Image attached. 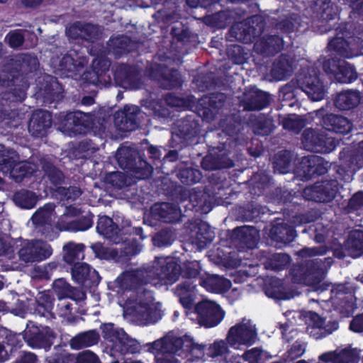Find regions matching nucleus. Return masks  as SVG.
I'll return each instance as SVG.
<instances>
[{
  "label": "nucleus",
  "mask_w": 363,
  "mask_h": 363,
  "mask_svg": "<svg viewBox=\"0 0 363 363\" xmlns=\"http://www.w3.org/2000/svg\"><path fill=\"white\" fill-rule=\"evenodd\" d=\"M336 35L328 43V49L335 55L352 58L363 55V26L354 22L341 23L335 29Z\"/></svg>",
  "instance_id": "nucleus-1"
},
{
  "label": "nucleus",
  "mask_w": 363,
  "mask_h": 363,
  "mask_svg": "<svg viewBox=\"0 0 363 363\" xmlns=\"http://www.w3.org/2000/svg\"><path fill=\"white\" fill-rule=\"evenodd\" d=\"M19 79L11 72L0 73V86L6 88L0 99V123L11 121L16 116V112L11 108L13 102H22L26 98L28 86L25 82L18 84Z\"/></svg>",
  "instance_id": "nucleus-2"
},
{
  "label": "nucleus",
  "mask_w": 363,
  "mask_h": 363,
  "mask_svg": "<svg viewBox=\"0 0 363 363\" xmlns=\"http://www.w3.org/2000/svg\"><path fill=\"white\" fill-rule=\"evenodd\" d=\"M96 229L99 234L116 245H124L133 240L135 243H140V241L146 238L142 227H133L128 224L120 228L113 218L106 215L99 216Z\"/></svg>",
  "instance_id": "nucleus-3"
},
{
  "label": "nucleus",
  "mask_w": 363,
  "mask_h": 363,
  "mask_svg": "<svg viewBox=\"0 0 363 363\" xmlns=\"http://www.w3.org/2000/svg\"><path fill=\"white\" fill-rule=\"evenodd\" d=\"M202 267L199 261L186 260L179 264L178 261L174 259L166 260L164 265H160V286L172 285L175 283L180 276L194 283L195 279L200 280Z\"/></svg>",
  "instance_id": "nucleus-4"
},
{
  "label": "nucleus",
  "mask_w": 363,
  "mask_h": 363,
  "mask_svg": "<svg viewBox=\"0 0 363 363\" xmlns=\"http://www.w3.org/2000/svg\"><path fill=\"white\" fill-rule=\"evenodd\" d=\"M116 157L119 167L136 179H146L151 177L152 166L137 150L130 147H121L117 150Z\"/></svg>",
  "instance_id": "nucleus-5"
},
{
  "label": "nucleus",
  "mask_w": 363,
  "mask_h": 363,
  "mask_svg": "<svg viewBox=\"0 0 363 363\" xmlns=\"http://www.w3.org/2000/svg\"><path fill=\"white\" fill-rule=\"evenodd\" d=\"M143 247L141 243H135L134 240L131 243L121 245L119 249L106 247L99 242L91 245L96 257L100 259L113 260L120 264L128 262L132 257L142 251Z\"/></svg>",
  "instance_id": "nucleus-6"
},
{
  "label": "nucleus",
  "mask_w": 363,
  "mask_h": 363,
  "mask_svg": "<svg viewBox=\"0 0 363 363\" xmlns=\"http://www.w3.org/2000/svg\"><path fill=\"white\" fill-rule=\"evenodd\" d=\"M265 24V20L262 16L252 15L247 17L243 21L233 25L230 29V33L236 40L250 44L262 34Z\"/></svg>",
  "instance_id": "nucleus-7"
},
{
  "label": "nucleus",
  "mask_w": 363,
  "mask_h": 363,
  "mask_svg": "<svg viewBox=\"0 0 363 363\" xmlns=\"http://www.w3.org/2000/svg\"><path fill=\"white\" fill-rule=\"evenodd\" d=\"M116 86L125 89L138 90L143 87V69L137 65L118 63L112 67Z\"/></svg>",
  "instance_id": "nucleus-8"
},
{
  "label": "nucleus",
  "mask_w": 363,
  "mask_h": 363,
  "mask_svg": "<svg viewBox=\"0 0 363 363\" xmlns=\"http://www.w3.org/2000/svg\"><path fill=\"white\" fill-rule=\"evenodd\" d=\"M160 18L164 24L169 25L170 27V35L172 42L169 48H166L167 51L171 52L173 48V42L180 43L183 45H195L198 41L197 34L191 31L189 28L182 22L179 21V15L176 12L169 14H164L160 9Z\"/></svg>",
  "instance_id": "nucleus-9"
},
{
  "label": "nucleus",
  "mask_w": 363,
  "mask_h": 363,
  "mask_svg": "<svg viewBox=\"0 0 363 363\" xmlns=\"http://www.w3.org/2000/svg\"><path fill=\"white\" fill-rule=\"evenodd\" d=\"M338 191L339 183L337 179H325L304 188L302 196L307 201L329 203L335 198Z\"/></svg>",
  "instance_id": "nucleus-10"
},
{
  "label": "nucleus",
  "mask_w": 363,
  "mask_h": 363,
  "mask_svg": "<svg viewBox=\"0 0 363 363\" xmlns=\"http://www.w3.org/2000/svg\"><path fill=\"white\" fill-rule=\"evenodd\" d=\"M320 71L316 67H311L306 74L297 79L298 87L314 101H321L326 94V86L320 79Z\"/></svg>",
  "instance_id": "nucleus-11"
},
{
  "label": "nucleus",
  "mask_w": 363,
  "mask_h": 363,
  "mask_svg": "<svg viewBox=\"0 0 363 363\" xmlns=\"http://www.w3.org/2000/svg\"><path fill=\"white\" fill-rule=\"evenodd\" d=\"M197 320L201 326L211 328L217 326L224 319L225 312L216 302L202 300L194 306Z\"/></svg>",
  "instance_id": "nucleus-12"
},
{
  "label": "nucleus",
  "mask_w": 363,
  "mask_h": 363,
  "mask_svg": "<svg viewBox=\"0 0 363 363\" xmlns=\"http://www.w3.org/2000/svg\"><path fill=\"white\" fill-rule=\"evenodd\" d=\"M301 143L306 150L313 152L329 153L336 147L334 138L313 128H306L303 130Z\"/></svg>",
  "instance_id": "nucleus-13"
},
{
  "label": "nucleus",
  "mask_w": 363,
  "mask_h": 363,
  "mask_svg": "<svg viewBox=\"0 0 363 363\" xmlns=\"http://www.w3.org/2000/svg\"><path fill=\"white\" fill-rule=\"evenodd\" d=\"M56 334L50 327L39 328L32 322L27 324L23 331V339L32 348L50 349Z\"/></svg>",
  "instance_id": "nucleus-14"
},
{
  "label": "nucleus",
  "mask_w": 363,
  "mask_h": 363,
  "mask_svg": "<svg viewBox=\"0 0 363 363\" xmlns=\"http://www.w3.org/2000/svg\"><path fill=\"white\" fill-rule=\"evenodd\" d=\"M52 250L50 245L38 240H27L18 251L19 260L26 264L41 262L50 257Z\"/></svg>",
  "instance_id": "nucleus-15"
},
{
  "label": "nucleus",
  "mask_w": 363,
  "mask_h": 363,
  "mask_svg": "<svg viewBox=\"0 0 363 363\" xmlns=\"http://www.w3.org/2000/svg\"><path fill=\"white\" fill-rule=\"evenodd\" d=\"M325 262L318 258L308 260L305 263L299 264L294 274L300 275V279L306 281L308 285L318 286L324 279L326 274Z\"/></svg>",
  "instance_id": "nucleus-16"
},
{
  "label": "nucleus",
  "mask_w": 363,
  "mask_h": 363,
  "mask_svg": "<svg viewBox=\"0 0 363 363\" xmlns=\"http://www.w3.org/2000/svg\"><path fill=\"white\" fill-rule=\"evenodd\" d=\"M140 113V108L134 105H126L122 110L114 113V124L117 130L127 136L129 133L138 129L140 126L138 116Z\"/></svg>",
  "instance_id": "nucleus-17"
},
{
  "label": "nucleus",
  "mask_w": 363,
  "mask_h": 363,
  "mask_svg": "<svg viewBox=\"0 0 363 363\" xmlns=\"http://www.w3.org/2000/svg\"><path fill=\"white\" fill-rule=\"evenodd\" d=\"M226 99V94L222 92L211 93L201 98L196 106L197 115L203 120H214L218 111L224 106Z\"/></svg>",
  "instance_id": "nucleus-18"
},
{
  "label": "nucleus",
  "mask_w": 363,
  "mask_h": 363,
  "mask_svg": "<svg viewBox=\"0 0 363 363\" xmlns=\"http://www.w3.org/2000/svg\"><path fill=\"white\" fill-rule=\"evenodd\" d=\"M71 274L77 284L89 290L96 288L101 281L98 272L85 262L74 263Z\"/></svg>",
  "instance_id": "nucleus-19"
},
{
  "label": "nucleus",
  "mask_w": 363,
  "mask_h": 363,
  "mask_svg": "<svg viewBox=\"0 0 363 363\" xmlns=\"http://www.w3.org/2000/svg\"><path fill=\"white\" fill-rule=\"evenodd\" d=\"M257 333L250 326L245 323H238L231 327L227 335V342L232 347L238 345H252L256 340Z\"/></svg>",
  "instance_id": "nucleus-20"
},
{
  "label": "nucleus",
  "mask_w": 363,
  "mask_h": 363,
  "mask_svg": "<svg viewBox=\"0 0 363 363\" xmlns=\"http://www.w3.org/2000/svg\"><path fill=\"white\" fill-rule=\"evenodd\" d=\"M177 135L188 143H197L196 138L201 132L198 116L187 115L177 122Z\"/></svg>",
  "instance_id": "nucleus-21"
},
{
  "label": "nucleus",
  "mask_w": 363,
  "mask_h": 363,
  "mask_svg": "<svg viewBox=\"0 0 363 363\" xmlns=\"http://www.w3.org/2000/svg\"><path fill=\"white\" fill-rule=\"evenodd\" d=\"M52 123L51 113L46 110L35 111L28 122V131L35 138H43L48 133Z\"/></svg>",
  "instance_id": "nucleus-22"
},
{
  "label": "nucleus",
  "mask_w": 363,
  "mask_h": 363,
  "mask_svg": "<svg viewBox=\"0 0 363 363\" xmlns=\"http://www.w3.org/2000/svg\"><path fill=\"white\" fill-rule=\"evenodd\" d=\"M230 238L242 249H254L257 247L259 235L255 227L244 225L234 228Z\"/></svg>",
  "instance_id": "nucleus-23"
},
{
  "label": "nucleus",
  "mask_w": 363,
  "mask_h": 363,
  "mask_svg": "<svg viewBox=\"0 0 363 363\" xmlns=\"http://www.w3.org/2000/svg\"><path fill=\"white\" fill-rule=\"evenodd\" d=\"M187 335L176 336L172 332L160 338V354H168L184 357V349L191 345Z\"/></svg>",
  "instance_id": "nucleus-24"
},
{
  "label": "nucleus",
  "mask_w": 363,
  "mask_h": 363,
  "mask_svg": "<svg viewBox=\"0 0 363 363\" xmlns=\"http://www.w3.org/2000/svg\"><path fill=\"white\" fill-rule=\"evenodd\" d=\"M297 233L294 227L285 223L283 219L278 218L272 223L269 236L277 244H289L292 242Z\"/></svg>",
  "instance_id": "nucleus-25"
},
{
  "label": "nucleus",
  "mask_w": 363,
  "mask_h": 363,
  "mask_svg": "<svg viewBox=\"0 0 363 363\" xmlns=\"http://www.w3.org/2000/svg\"><path fill=\"white\" fill-rule=\"evenodd\" d=\"M13 62L16 67V70L3 71L1 73L11 72L19 79V81L17 82L18 84H22V82H25L29 86L28 81L20 74V72L27 74L35 71L39 65L37 57L29 53H20L15 56Z\"/></svg>",
  "instance_id": "nucleus-26"
},
{
  "label": "nucleus",
  "mask_w": 363,
  "mask_h": 363,
  "mask_svg": "<svg viewBox=\"0 0 363 363\" xmlns=\"http://www.w3.org/2000/svg\"><path fill=\"white\" fill-rule=\"evenodd\" d=\"M328 162L317 155L304 157L301 162V169L303 177L311 179L325 174L328 170Z\"/></svg>",
  "instance_id": "nucleus-27"
},
{
  "label": "nucleus",
  "mask_w": 363,
  "mask_h": 363,
  "mask_svg": "<svg viewBox=\"0 0 363 363\" xmlns=\"http://www.w3.org/2000/svg\"><path fill=\"white\" fill-rule=\"evenodd\" d=\"M269 93L256 89L249 90L244 94L242 100L244 110L247 111H261L270 104Z\"/></svg>",
  "instance_id": "nucleus-28"
},
{
  "label": "nucleus",
  "mask_w": 363,
  "mask_h": 363,
  "mask_svg": "<svg viewBox=\"0 0 363 363\" xmlns=\"http://www.w3.org/2000/svg\"><path fill=\"white\" fill-rule=\"evenodd\" d=\"M320 124L326 130L337 134L346 135L352 128V123L347 118L333 113H327L320 120Z\"/></svg>",
  "instance_id": "nucleus-29"
},
{
  "label": "nucleus",
  "mask_w": 363,
  "mask_h": 363,
  "mask_svg": "<svg viewBox=\"0 0 363 363\" xmlns=\"http://www.w3.org/2000/svg\"><path fill=\"white\" fill-rule=\"evenodd\" d=\"M359 352L357 348H344L340 351L334 350L325 352L318 357L319 360L325 363H358L359 362Z\"/></svg>",
  "instance_id": "nucleus-30"
},
{
  "label": "nucleus",
  "mask_w": 363,
  "mask_h": 363,
  "mask_svg": "<svg viewBox=\"0 0 363 363\" xmlns=\"http://www.w3.org/2000/svg\"><path fill=\"white\" fill-rule=\"evenodd\" d=\"M157 279L159 280V268L152 264L144 265L132 271L129 274L130 283L135 289Z\"/></svg>",
  "instance_id": "nucleus-31"
},
{
  "label": "nucleus",
  "mask_w": 363,
  "mask_h": 363,
  "mask_svg": "<svg viewBox=\"0 0 363 363\" xmlns=\"http://www.w3.org/2000/svg\"><path fill=\"white\" fill-rule=\"evenodd\" d=\"M68 33L74 39L82 38L89 42L97 40L101 35L99 26L80 21L74 23L69 28Z\"/></svg>",
  "instance_id": "nucleus-32"
},
{
  "label": "nucleus",
  "mask_w": 363,
  "mask_h": 363,
  "mask_svg": "<svg viewBox=\"0 0 363 363\" xmlns=\"http://www.w3.org/2000/svg\"><path fill=\"white\" fill-rule=\"evenodd\" d=\"M284 48V40L278 35H267L255 43V50L262 55H274Z\"/></svg>",
  "instance_id": "nucleus-33"
},
{
  "label": "nucleus",
  "mask_w": 363,
  "mask_h": 363,
  "mask_svg": "<svg viewBox=\"0 0 363 363\" xmlns=\"http://www.w3.org/2000/svg\"><path fill=\"white\" fill-rule=\"evenodd\" d=\"M155 298L151 291L144 290L139 296L138 298L133 306V311L136 315L141 316L145 319H150L155 313L154 307Z\"/></svg>",
  "instance_id": "nucleus-34"
},
{
  "label": "nucleus",
  "mask_w": 363,
  "mask_h": 363,
  "mask_svg": "<svg viewBox=\"0 0 363 363\" xmlns=\"http://www.w3.org/2000/svg\"><path fill=\"white\" fill-rule=\"evenodd\" d=\"M142 352V345L135 339H133L124 332L116 344H113L111 355L113 357L116 353H119L121 358L125 354H136Z\"/></svg>",
  "instance_id": "nucleus-35"
},
{
  "label": "nucleus",
  "mask_w": 363,
  "mask_h": 363,
  "mask_svg": "<svg viewBox=\"0 0 363 363\" xmlns=\"http://www.w3.org/2000/svg\"><path fill=\"white\" fill-rule=\"evenodd\" d=\"M21 340L16 334L6 328H0V363L9 359V352L20 347Z\"/></svg>",
  "instance_id": "nucleus-36"
},
{
  "label": "nucleus",
  "mask_w": 363,
  "mask_h": 363,
  "mask_svg": "<svg viewBox=\"0 0 363 363\" xmlns=\"http://www.w3.org/2000/svg\"><path fill=\"white\" fill-rule=\"evenodd\" d=\"M199 284L208 291L216 294L225 293L231 287V282L228 279L208 273L200 278Z\"/></svg>",
  "instance_id": "nucleus-37"
},
{
  "label": "nucleus",
  "mask_w": 363,
  "mask_h": 363,
  "mask_svg": "<svg viewBox=\"0 0 363 363\" xmlns=\"http://www.w3.org/2000/svg\"><path fill=\"white\" fill-rule=\"evenodd\" d=\"M234 162L226 154L208 153L201 162V167L204 170H216L225 168H231L234 166Z\"/></svg>",
  "instance_id": "nucleus-38"
},
{
  "label": "nucleus",
  "mask_w": 363,
  "mask_h": 363,
  "mask_svg": "<svg viewBox=\"0 0 363 363\" xmlns=\"http://www.w3.org/2000/svg\"><path fill=\"white\" fill-rule=\"evenodd\" d=\"M361 100V94L356 90H343L337 93L334 99L335 106L342 111H348L357 107Z\"/></svg>",
  "instance_id": "nucleus-39"
},
{
  "label": "nucleus",
  "mask_w": 363,
  "mask_h": 363,
  "mask_svg": "<svg viewBox=\"0 0 363 363\" xmlns=\"http://www.w3.org/2000/svg\"><path fill=\"white\" fill-rule=\"evenodd\" d=\"M207 197L208 195L204 191L194 189L191 190L189 203L183 205V206L186 211L190 210L196 212L203 211L207 213L212 208Z\"/></svg>",
  "instance_id": "nucleus-40"
},
{
  "label": "nucleus",
  "mask_w": 363,
  "mask_h": 363,
  "mask_svg": "<svg viewBox=\"0 0 363 363\" xmlns=\"http://www.w3.org/2000/svg\"><path fill=\"white\" fill-rule=\"evenodd\" d=\"M345 250L353 258L363 255V230H352L344 243Z\"/></svg>",
  "instance_id": "nucleus-41"
},
{
  "label": "nucleus",
  "mask_w": 363,
  "mask_h": 363,
  "mask_svg": "<svg viewBox=\"0 0 363 363\" xmlns=\"http://www.w3.org/2000/svg\"><path fill=\"white\" fill-rule=\"evenodd\" d=\"M196 287V284L184 281L178 284L175 289V294L179 297L182 306L186 309L193 308L194 298L191 293L194 292Z\"/></svg>",
  "instance_id": "nucleus-42"
},
{
  "label": "nucleus",
  "mask_w": 363,
  "mask_h": 363,
  "mask_svg": "<svg viewBox=\"0 0 363 363\" xmlns=\"http://www.w3.org/2000/svg\"><path fill=\"white\" fill-rule=\"evenodd\" d=\"M130 44L131 39L126 35L113 37L108 42V50L116 58H120L130 52Z\"/></svg>",
  "instance_id": "nucleus-43"
},
{
  "label": "nucleus",
  "mask_w": 363,
  "mask_h": 363,
  "mask_svg": "<svg viewBox=\"0 0 363 363\" xmlns=\"http://www.w3.org/2000/svg\"><path fill=\"white\" fill-rule=\"evenodd\" d=\"M291 257L286 253H268L262 264L267 270L281 271L291 262Z\"/></svg>",
  "instance_id": "nucleus-44"
},
{
  "label": "nucleus",
  "mask_w": 363,
  "mask_h": 363,
  "mask_svg": "<svg viewBox=\"0 0 363 363\" xmlns=\"http://www.w3.org/2000/svg\"><path fill=\"white\" fill-rule=\"evenodd\" d=\"M182 84L183 80L178 69L173 68L165 70V67L160 65V88L172 89L180 87Z\"/></svg>",
  "instance_id": "nucleus-45"
},
{
  "label": "nucleus",
  "mask_w": 363,
  "mask_h": 363,
  "mask_svg": "<svg viewBox=\"0 0 363 363\" xmlns=\"http://www.w3.org/2000/svg\"><path fill=\"white\" fill-rule=\"evenodd\" d=\"M85 246L82 243L69 242L63 246V260L69 265L79 262L84 258Z\"/></svg>",
  "instance_id": "nucleus-46"
},
{
  "label": "nucleus",
  "mask_w": 363,
  "mask_h": 363,
  "mask_svg": "<svg viewBox=\"0 0 363 363\" xmlns=\"http://www.w3.org/2000/svg\"><path fill=\"white\" fill-rule=\"evenodd\" d=\"M99 339V333L95 330H91L81 333L72 337L70 341V345L73 349L79 350L96 345Z\"/></svg>",
  "instance_id": "nucleus-47"
},
{
  "label": "nucleus",
  "mask_w": 363,
  "mask_h": 363,
  "mask_svg": "<svg viewBox=\"0 0 363 363\" xmlns=\"http://www.w3.org/2000/svg\"><path fill=\"white\" fill-rule=\"evenodd\" d=\"M197 231L194 237V243L199 248H205L212 242L215 238V233L209 224L205 221L200 220L196 225Z\"/></svg>",
  "instance_id": "nucleus-48"
},
{
  "label": "nucleus",
  "mask_w": 363,
  "mask_h": 363,
  "mask_svg": "<svg viewBox=\"0 0 363 363\" xmlns=\"http://www.w3.org/2000/svg\"><path fill=\"white\" fill-rule=\"evenodd\" d=\"M70 116L74 118V125H76V128L72 130L74 135H84L92 128L94 122L91 113L75 111Z\"/></svg>",
  "instance_id": "nucleus-49"
},
{
  "label": "nucleus",
  "mask_w": 363,
  "mask_h": 363,
  "mask_svg": "<svg viewBox=\"0 0 363 363\" xmlns=\"http://www.w3.org/2000/svg\"><path fill=\"white\" fill-rule=\"evenodd\" d=\"M314 9L318 16L326 21L334 19L338 13L337 6L331 0H314Z\"/></svg>",
  "instance_id": "nucleus-50"
},
{
  "label": "nucleus",
  "mask_w": 363,
  "mask_h": 363,
  "mask_svg": "<svg viewBox=\"0 0 363 363\" xmlns=\"http://www.w3.org/2000/svg\"><path fill=\"white\" fill-rule=\"evenodd\" d=\"M182 211L178 204L160 202V222L174 223L180 220Z\"/></svg>",
  "instance_id": "nucleus-51"
},
{
  "label": "nucleus",
  "mask_w": 363,
  "mask_h": 363,
  "mask_svg": "<svg viewBox=\"0 0 363 363\" xmlns=\"http://www.w3.org/2000/svg\"><path fill=\"white\" fill-rule=\"evenodd\" d=\"M55 298L49 292H40L35 300V311L40 316H52Z\"/></svg>",
  "instance_id": "nucleus-52"
},
{
  "label": "nucleus",
  "mask_w": 363,
  "mask_h": 363,
  "mask_svg": "<svg viewBox=\"0 0 363 363\" xmlns=\"http://www.w3.org/2000/svg\"><path fill=\"white\" fill-rule=\"evenodd\" d=\"M279 121L284 130L297 134L302 130L306 124V119L296 114H289L284 116L279 115Z\"/></svg>",
  "instance_id": "nucleus-53"
},
{
  "label": "nucleus",
  "mask_w": 363,
  "mask_h": 363,
  "mask_svg": "<svg viewBox=\"0 0 363 363\" xmlns=\"http://www.w3.org/2000/svg\"><path fill=\"white\" fill-rule=\"evenodd\" d=\"M44 175L50 182V184L57 188H59L64 182L65 174L61 169L55 166L52 162L45 161L42 165Z\"/></svg>",
  "instance_id": "nucleus-54"
},
{
  "label": "nucleus",
  "mask_w": 363,
  "mask_h": 363,
  "mask_svg": "<svg viewBox=\"0 0 363 363\" xmlns=\"http://www.w3.org/2000/svg\"><path fill=\"white\" fill-rule=\"evenodd\" d=\"M33 164L26 161L16 160L10 177L16 183H21L25 178H30L35 172Z\"/></svg>",
  "instance_id": "nucleus-55"
},
{
  "label": "nucleus",
  "mask_w": 363,
  "mask_h": 363,
  "mask_svg": "<svg viewBox=\"0 0 363 363\" xmlns=\"http://www.w3.org/2000/svg\"><path fill=\"white\" fill-rule=\"evenodd\" d=\"M94 216L91 213L82 216L77 219L67 222L64 225V229L69 232L85 231L92 227Z\"/></svg>",
  "instance_id": "nucleus-56"
},
{
  "label": "nucleus",
  "mask_w": 363,
  "mask_h": 363,
  "mask_svg": "<svg viewBox=\"0 0 363 363\" xmlns=\"http://www.w3.org/2000/svg\"><path fill=\"white\" fill-rule=\"evenodd\" d=\"M264 213V208L253 202L248 203L238 209V217L243 221L255 220Z\"/></svg>",
  "instance_id": "nucleus-57"
},
{
  "label": "nucleus",
  "mask_w": 363,
  "mask_h": 363,
  "mask_svg": "<svg viewBox=\"0 0 363 363\" xmlns=\"http://www.w3.org/2000/svg\"><path fill=\"white\" fill-rule=\"evenodd\" d=\"M300 20L299 16L293 13L289 17L278 21L275 25V28L281 33L288 35L296 30H299Z\"/></svg>",
  "instance_id": "nucleus-58"
},
{
  "label": "nucleus",
  "mask_w": 363,
  "mask_h": 363,
  "mask_svg": "<svg viewBox=\"0 0 363 363\" xmlns=\"http://www.w3.org/2000/svg\"><path fill=\"white\" fill-rule=\"evenodd\" d=\"M165 180L166 178L160 177V189L165 191L166 195L176 196L177 201L181 204L185 202L189 203L191 191L182 188L177 190V187L172 183L166 188Z\"/></svg>",
  "instance_id": "nucleus-59"
},
{
  "label": "nucleus",
  "mask_w": 363,
  "mask_h": 363,
  "mask_svg": "<svg viewBox=\"0 0 363 363\" xmlns=\"http://www.w3.org/2000/svg\"><path fill=\"white\" fill-rule=\"evenodd\" d=\"M13 201L23 208L30 209L35 206L37 197L34 192L21 189L14 194Z\"/></svg>",
  "instance_id": "nucleus-60"
},
{
  "label": "nucleus",
  "mask_w": 363,
  "mask_h": 363,
  "mask_svg": "<svg viewBox=\"0 0 363 363\" xmlns=\"http://www.w3.org/2000/svg\"><path fill=\"white\" fill-rule=\"evenodd\" d=\"M290 65L285 57H280L273 63L270 74L277 81L286 79L290 76Z\"/></svg>",
  "instance_id": "nucleus-61"
},
{
  "label": "nucleus",
  "mask_w": 363,
  "mask_h": 363,
  "mask_svg": "<svg viewBox=\"0 0 363 363\" xmlns=\"http://www.w3.org/2000/svg\"><path fill=\"white\" fill-rule=\"evenodd\" d=\"M335 78L340 83L350 84L357 78V73L353 66L343 60Z\"/></svg>",
  "instance_id": "nucleus-62"
},
{
  "label": "nucleus",
  "mask_w": 363,
  "mask_h": 363,
  "mask_svg": "<svg viewBox=\"0 0 363 363\" xmlns=\"http://www.w3.org/2000/svg\"><path fill=\"white\" fill-rule=\"evenodd\" d=\"M178 179L185 185H192L200 182L202 174L200 170L192 167H181L177 174Z\"/></svg>",
  "instance_id": "nucleus-63"
},
{
  "label": "nucleus",
  "mask_w": 363,
  "mask_h": 363,
  "mask_svg": "<svg viewBox=\"0 0 363 363\" xmlns=\"http://www.w3.org/2000/svg\"><path fill=\"white\" fill-rule=\"evenodd\" d=\"M101 330L102 337L107 341L116 344L121 335L125 332L123 328H118L112 323H106L101 324L100 327Z\"/></svg>",
  "instance_id": "nucleus-64"
}]
</instances>
